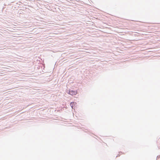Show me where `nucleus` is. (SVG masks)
<instances>
[{"mask_svg": "<svg viewBox=\"0 0 160 160\" xmlns=\"http://www.w3.org/2000/svg\"><path fill=\"white\" fill-rule=\"evenodd\" d=\"M75 103L74 102H72L70 103L71 106L72 108L73 106V105Z\"/></svg>", "mask_w": 160, "mask_h": 160, "instance_id": "2", "label": "nucleus"}, {"mask_svg": "<svg viewBox=\"0 0 160 160\" xmlns=\"http://www.w3.org/2000/svg\"><path fill=\"white\" fill-rule=\"evenodd\" d=\"M77 93V91H76L73 90H70L68 92L69 94L72 96L76 95Z\"/></svg>", "mask_w": 160, "mask_h": 160, "instance_id": "1", "label": "nucleus"}]
</instances>
